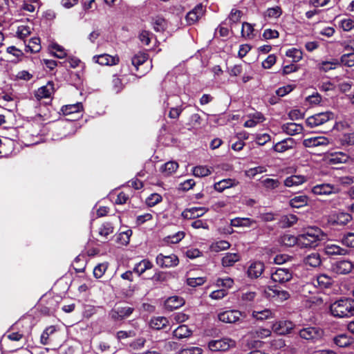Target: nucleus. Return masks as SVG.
<instances>
[{"instance_id":"43","label":"nucleus","mask_w":354,"mask_h":354,"mask_svg":"<svg viewBox=\"0 0 354 354\" xmlns=\"http://www.w3.org/2000/svg\"><path fill=\"white\" fill-rule=\"evenodd\" d=\"M82 109L81 103H76L73 104H68L63 106L61 109L63 114L65 115H70L74 113H79Z\"/></svg>"},{"instance_id":"62","label":"nucleus","mask_w":354,"mask_h":354,"mask_svg":"<svg viewBox=\"0 0 354 354\" xmlns=\"http://www.w3.org/2000/svg\"><path fill=\"white\" fill-rule=\"evenodd\" d=\"M242 14L241 10L233 8L228 16L230 22L232 24L238 23L242 17Z\"/></svg>"},{"instance_id":"26","label":"nucleus","mask_w":354,"mask_h":354,"mask_svg":"<svg viewBox=\"0 0 354 354\" xmlns=\"http://www.w3.org/2000/svg\"><path fill=\"white\" fill-rule=\"evenodd\" d=\"M282 131L290 136H295L299 134L303 131V127L301 124L288 122L284 124L281 127Z\"/></svg>"},{"instance_id":"32","label":"nucleus","mask_w":354,"mask_h":354,"mask_svg":"<svg viewBox=\"0 0 354 354\" xmlns=\"http://www.w3.org/2000/svg\"><path fill=\"white\" fill-rule=\"evenodd\" d=\"M280 243L288 247H292L295 245L299 246V235L295 236L290 234H284L280 237Z\"/></svg>"},{"instance_id":"39","label":"nucleus","mask_w":354,"mask_h":354,"mask_svg":"<svg viewBox=\"0 0 354 354\" xmlns=\"http://www.w3.org/2000/svg\"><path fill=\"white\" fill-rule=\"evenodd\" d=\"M236 185V181L234 179L227 178V179H223L222 180H220L219 182L214 184V189L221 192L225 189L230 188L231 187H233Z\"/></svg>"},{"instance_id":"6","label":"nucleus","mask_w":354,"mask_h":354,"mask_svg":"<svg viewBox=\"0 0 354 354\" xmlns=\"http://www.w3.org/2000/svg\"><path fill=\"white\" fill-rule=\"evenodd\" d=\"M156 262L157 265L162 268H169L178 266L179 263V259L174 254L169 255L159 254L156 257Z\"/></svg>"},{"instance_id":"2","label":"nucleus","mask_w":354,"mask_h":354,"mask_svg":"<svg viewBox=\"0 0 354 354\" xmlns=\"http://www.w3.org/2000/svg\"><path fill=\"white\" fill-rule=\"evenodd\" d=\"M333 316L339 318L348 317L354 315V299L345 298L337 300L330 306Z\"/></svg>"},{"instance_id":"30","label":"nucleus","mask_w":354,"mask_h":354,"mask_svg":"<svg viewBox=\"0 0 354 354\" xmlns=\"http://www.w3.org/2000/svg\"><path fill=\"white\" fill-rule=\"evenodd\" d=\"M149 325L154 330H161L169 325V321L165 317H156L151 319Z\"/></svg>"},{"instance_id":"25","label":"nucleus","mask_w":354,"mask_h":354,"mask_svg":"<svg viewBox=\"0 0 354 354\" xmlns=\"http://www.w3.org/2000/svg\"><path fill=\"white\" fill-rule=\"evenodd\" d=\"M254 223H256V221L250 218H241L236 217L230 221V225L232 227H250Z\"/></svg>"},{"instance_id":"7","label":"nucleus","mask_w":354,"mask_h":354,"mask_svg":"<svg viewBox=\"0 0 354 354\" xmlns=\"http://www.w3.org/2000/svg\"><path fill=\"white\" fill-rule=\"evenodd\" d=\"M134 308L129 306H115L110 313L109 316L113 321H121L129 317L133 312Z\"/></svg>"},{"instance_id":"8","label":"nucleus","mask_w":354,"mask_h":354,"mask_svg":"<svg viewBox=\"0 0 354 354\" xmlns=\"http://www.w3.org/2000/svg\"><path fill=\"white\" fill-rule=\"evenodd\" d=\"M311 192L318 196H328L338 192L337 187L330 183H322L313 186Z\"/></svg>"},{"instance_id":"11","label":"nucleus","mask_w":354,"mask_h":354,"mask_svg":"<svg viewBox=\"0 0 354 354\" xmlns=\"http://www.w3.org/2000/svg\"><path fill=\"white\" fill-rule=\"evenodd\" d=\"M292 278V272L287 268H279L272 273L271 279L274 282L284 283L290 281Z\"/></svg>"},{"instance_id":"41","label":"nucleus","mask_w":354,"mask_h":354,"mask_svg":"<svg viewBox=\"0 0 354 354\" xmlns=\"http://www.w3.org/2000/svg\"><path fill=\"white\" fill-rule=\"evenodd\" d=\"M149 55L145 53H138L131 59V64L138 71L139 66L143 64L148 59Z\"/></svg>"},{"instance_id":"54","label":"nucleus","mask_w":354,"mask_h":354,"mask_svg":"<svg viewBox=\"0 0 354 354\" xmlns=\"http://www.w3.org/2000/svg\"><path fill=\"white\" fill-rule=\"evenodd\" d=\"M272 292L273 297H274L275 299L279 301H286L290 297V293L288 291L283 290L274 289L272 290Z\"/></svg>"},{"instance_id":"22","label":"nucleus","mask_w":354,"mask_h":354,"mask_svg":"<svg viewBox=\"0 0 354 354\" xmlns=\"http://www.w3.org/2000/svg\"><path fill=\"white\" fill-rule=\"evenodd\" d=\"M295 145V142L294 139L288 138L276 143L272 149L276 152L283 153L288 149H292Z\"/></svg>"},{"instance_id":"27","label":"nucleus","mask_w":354,"mask_h":354,"mask_svg":"<svg viewBox=\"0 0 354 354\" xmlns=\"http://www.w3.org/2000/svg\"><path fill=\"white\" fill-rule=\"evenodd\" d=\"M309 198L306 195H299L293 197L289 201V205L293 208H301L308 205Z\"/></svg>"},{"instance_id":"60","label":"nucleus","mask_w":354,"mask_h":354,"mask_svg":"<svg viewBox=\"0 0 354 354\" xmlns=\"http://www.w3.org/2000/svg\"><path fill=\"white\" fill-rule=\"evenodd\" d=\"M31 33V28L28 26L21 25L17 28V35L20 39H25Z\"/></svg>"},{"instance_id":"31","label":"nucleus","mask_w":354,"mask_h":354,"mask_svg":"<svg viewBox=\"0 0 354 354\" xmlns=\"http://www.w3.org/2000/svg\"><path fill=\"white\" fill-rule=\"evenodd\" d=\"M241 259V256L239 253L227 252L222 259V265L224 267L232 266L235 263Z\"/></svg>"},{"instance_id":"20","label":"nucleus","mask_w":354,"mask_h":354,"mask_svg":"<svg viewBox=\"0 0 354 354\" xmlns=\"http://www.w3.org/2000/svg\"><path fill=\"white\" fill-rule=\"evenodd\" d=\"M329 140L324 136L312 137L304 139L303 145L306 147H315L318 146H326L329 144Z\"/></svg>"},{"instance_id":"15","label":"nucleus","mask_w":354,"mask_h":354,"mask_svg":"<svg viewBox=\"0 0 354 354\" xmlns=\"http://www.w3.org/2000/svg\"><path fill=\"white\" fill-rule=\"evenodd\" d=\"M333 271L339 274H346L353 270V263L349 261H339L332 266Z\"/></svg>"},{"instance_id":"57","label":"nucleus","mask_w":354,"mask_h":354,"mask_svg":"<svg viewBox=\"0 0 354 354\" xmlns=\"http://www.w3.org/2000/svg\"><path fill=\"white\" fill-rule=\"evenodd\" d=\"M230 247V244L227 241H218L214 243L211 245V249L214 252H220L222 250H225Z\"/></svg>"},{"instance_id":"63","label":"nucleus","mask_w":354,"mask_h":354,"mask_svg":"<svg viewBox=\"0 0 354 354\" xmlns=\"http://www.w3.org/2000/svg\"><path fill=\"white\" fill-rule=\"evenodd\" d=\"M6 52L16 57L18 60H21L24 57L23 51L16 48L15 46H8L6 48Z\"/></svg>"},{"instance_id":"45","label":"nucleus","mask_w":354,"mask_h":354,"mask_svg":"<svg viewBox=\"0 0 354 354\" xmlns=\"http://www.w3.org/2000/svg\"><path fill=\"white\" fill-rule=\"evenodd\" d=\"M316 282L320 288H326L332 284L333 279L329 276L322 274L317 277Z\"/></svg>"},{"instance_id":"10","label":"nucleus","mask_w":354,"mask_h":354,"mask_svg":"<svg viewBox=\"0 0 354 354\" xmlns=\"http://www.w3.org/2000/svg\"><path fill=\"white\" fill-rule=\"evenodd\" d=\"M333 115L330 112L319 113L315 114L306 119V123L309 127H315L319 126L324 122L328 121Z\"/></svg>"},{"instance_id":"56","label":"nucleus","mask_w":354,"mask_h":354,"mask_svg":"<svg viewBox=\"0 0 354 354\" xmlns=\"http://www.w3.org/2000/svg\"><path fill=\"white\" fill-rule=\"evenodd\" d=\"M108 268L107 263H99L93 269V275L96 279L101 278Z\"/></svg>"},{"instance_id":"47","label":"nucleus","mask_w":354,"mask_h":354,"mask_svg":"<svg viewBox=\"0 0 354 354\" xmlns=\"http://www.w3.org/2000/svg\"><path fill=\"white\" fill-rule=\"evenodd\" d=\"M178 164L174 161H169L166 162L161 167V171L166 176L174 174L178 169Z\"/></svg>"},{"instance_id":"29","label":"nucleus","mask_w":354,"mask_h":354,"mask_svg":"<svg viewBox=\"0 0 354 354\" xmlns=\"http://www.w3.org/2000/svg\"><path fill=\"white\" fill-rule=\"evenodd\" d=\"M252 316L253 318L257 320H265L273 318L274 317V313L268 308H266L262 310H253L252 313Z\"/></svg>"},{"instance_id":"13","label":"nucleus","mask_w":354,"mask_h":354,"mask_svg":"<svg viewBox=\"0 0 354 354\" xmlns=\"http://www.w3.org/2000/svg\"><path fill=\"white\" fill-rule=\"evenodd\" d=\"M95 62L102 65V66H115L120 62V57L115 55L114 56L109 54H102L99 55H95L93 57Z\"/></svg>"},{"instance_id":"34","label":"nucleus","mask_w":354,"mask_h":354,"mask_svg":"<svg viewBox=\"0 0 354 354\" xmlns=\"http://www.w3.org/2000/svg\"><path fill=\"white\" fill-rule=\"evenodd\" d=\"M177 339L187 338L192 335V330L186 325H180L173 332Z\"/></svg>"},{"instance_id":"52","label":"nucleus","mask_w":354,"mask_h":354,"mask_svg":"<svg viewBox=\"0 0 354 354\" xmlns=\"http://www.w3.org/2000/svg\"><path fill=\"white\" fill-rule=\"evenodd\" d=\"M211 174L210 169L206 166H196L193 169V174L196 177H205Z\"/></svg>"},{"instance_id":"55","label":"nucleus","mask_w":354,"mask_h":354,"mask_svg":"<svg viewBox=\"0 0 354 354\" xmlns=\"http://www.w3.org/2000/svg\"><path fill=\"white\" fill-rule=\"evenodd\" d=\"M167 21L161 18L157 17L153 22V27L156 32H163L167 28Z\"/></svg>"},{"instance_id":"21","label":"nucleus","mask_w":354,"mask_h":354,"mask_svg":"<svg viewBox=\"0 0 354 354\" xmlns=\"http://www.w3.org/2000/svg\"><path fill=\"white\" fill-rule=\"evenodd\" d=\"M264 264L261 261H254L252 262L248 269V275L249 277L252 279H257L259 277L263 270H264Z\"/></svg>"},{"instance_id":"40","label":"nucleus","mask_w":354,"mask_h":354,"mask_svg":"<svg viewBox=\"0 0 354 354\" xmlns=\"http://www.w3.org/2000/svg\"><path fill=\"white\" fill-rule=\"evenodd\" d=\"M304 263L311 267H317L321 263L320 255L317 252H313L304 259Z\"/></svg>"},{"instance_id":"14","label":"nucleus","mask_w":354,"mask_h":354,"mask_svg":"<svg viewBox=\"0 0 354 354\" xmlns=\"http://www.w3.org/2000/svg\"><path fill=\"white\" fill-rule=\"evenodd\" d=\"M205 10V9L201 3L196 5L186 15V21L187 24L191 25L197 22L204 15Z\"/></svg>"},{"instance_id":"18","label":"nucleus","mask_w":354,"mask_h":354,"mask_svg":"<svg viewBox=\"0 0 354 354\" xmlns=\"http://www.w3.org/2000/svg\"><path fill=\"white\" fill-rule=\"evenodd\" d=\"M54 92L53 84L50 82L45 86L39 87L35 91V97L37 100L49 98Z\"/></svg>"},{"instance_id":"64","label":"nucleus","mask_w":354,"mask_h":354,"mask_svg":"<svg viewBox=\"0 0 354 354\" xmlns=\"http://www.w3.org/2000/svg\"><path fill=\"white\" fill-rule=\"evenodd\" d=\"M162 200V196L156 193L151 194L147 198V203L150 207H153L160 202H161Z\"/></svg>"},{"instance_id":"46","label":"nucleus","mask_w":354,"mask_h":354,"mask_svg":"<svg viewBox=\"0 0 354 354\" xmlns=\"http://www.w3.org/2000/svg\"><path fill=\"white\" fill-rule=\"evenodd\" d=\"M282 15V10L279 6L269 8L264 12L266 19H277Z\"/></svg>"},{"instance_id":"24","label":"nucleus","mask_w":354,"mask_h":354,"mask_svg":"<svg viewBox=\"0 0 354 354\" xmlns=\"http://www.w3.org/2000/svg\"><path fill=\"white\" fill-rule=\"evenodd\" d=\"M57 332V328L55 326L47 327L41 333L40 342L43 345H48L53 342V337Z\"/></svg>"},{"instance_id":"28","label":"nucleus","mask_w":354,"mask_h":354,"mask_svg":"<svg viewBox=\"0 0 354 354\" xmlns=\"http://www.w3.org/2000/svg\"><path fill=\"white\" fill-rule=\"evenodd\" d=\"M185 301L182 297L178 296H172L169 297L165 301V307L169 310H173L176 308L181 307L184 304Z\"/></svg>"},{"instance_id":"12","label":"nucleus","mask_w":354,"mask_h":354,"mask_svg":"<svg viewBox=\"0 0 354 354\" xmlns=\"http://www.w3.org/2000/svg\"><path fill=\"white\" fill-rule=\"evenodd\" d=\"M294 327L295 325L292 322L280 320L273 324L272 330L279 335H285L290 333Z\"/></svg>"},{"instance_id":"5","label":"nucleus","mask_w":354,"mask_h":354,"mask_svg":"<svg viewBox=\"0 0 354 354\" xmlns=\"http://www.w3.org/2000/svg\"><path fill=\"white\" fill-rule=\"evenodd\" d=\"M236 346V342L229 337H224L220 339L211 340L208 343V348L212 351H226L231 348Z\"/></svg>"},{"instance_id":"59","label":"nucleus","mask_w":354,"mask_h":354,"mask_svg":"<svg viewBox=\"0 0 354 354\" xmlns=\"http://www.w3.org/2000/svg\"><path fill=\"white\" fill-rule=\"evenodd\" d=\"M50 48L54 50L53 55L57 58L62 59L66 56V50L60 45L57 44H52Z\"/></svg>"},{"instance_id":"48","label":"nucleus","mask_w":354,"mask_h":354,"mask_svg":"<svg viewBox=\"0 0 354 354\" xmlns=\"http://www.w3.org/2000/svg\"><path fill=\"white\" fill-rule=\"evenodd\" d=\"M286 55L292 58L294 62H298L303 57V52L300 49L292 48L286 51Z\"/></svg>"},{"instance_id":"58","label":"nucleus","mask_w":354,"mask_h":354,"mask_svg":"<svg viewBox=\"0 0 354 354\" xmlns=\"http://www.w3.org/2000/svg\"><path fill=\"white\" fill-rule=\"evenodd\" d=\"M266 171V169L265 167L259 166L253 168H250L246 171H245V175L250 178H254L257 174H262Z\"/></svg>"},{"instance_id":"3","label":"nucleus","mask_w":354,"mask_h":354,"mask_svg":"<svg viewBox=\"0 0 354 354\" xmlns=\"http://www.w3.org/2000/svg\"><path fill=\"white\" fill-rule=\"evenodd\" d=\"M299 335L304 339L315 342L322 338L324 331L319 327L308 326L299 330Z\"/></svg>"},{"instance_id":"9","label":"nucleus","mask_w":354,"mask_h":354,"mask_svg":"<svg viewBox=\"0 0 354 354\" xmlns=\"http://www.w3.org/2000/svg\"><path fill=\"white\" fill-rule=\"evenodd\" d=\"M350 156L342 151L328 153L324 155V160L329 165H337L347 162Z\"/></svg>"},{"instance_id":"35","label":"nucleus","mask_w":354,"mask_h":354,"mask_svg":"<svg viewBox=\"0 0 354 354\" xmlns=\"http://www.w3.org/2000/svg\"><path fill=\"white\" fill-rule=\"evenodd\" d=\"M152 267L153 264L149 260L143 259L135 266L133 271L138 275H140L143 274L147 270H149Z\"/></svg>"},{"instance_id":"50","label":"nucleus","mask_w":354,"mask_h":354,"mask_svg":"<svg viewBox=\"0 0 354 354\" xmlns=\"http://www.w3.org/2000/svg\"><path fill=\"white\" fill-rule=\"evenodd\" d=\"M185 237V233L179 231L173 235H169L164 238V241L168 244H176L179 243Z\"/></svg>"},{"instance_id":"51","label":"nucleus","mask_w":354,"mask_h":354,"mask_svg":"<svg viewBox=\"0 0 354 354\" xmlns=\"http://www.w3.org/2000/svg\"><path fill=\"white\" fill-rule=\"evenodd\" d=\"M133 232L131 230H127V231L120 232L117 238V242L122 245H127L130 241Z\"/></svg>"},{"instance_id":"4","label":"nucleus","mask_w":354,"mask_h":354,"mask_svg":"<svg viewBox=\"0 0 354 354\" xmlns=\"http://www.w3.org/2000/svg\"><path fill=\"white\" fill-rule=\"evenodd\" d=\"M245 315L238 310H227L218 314L219 321L226 324H236L241 322Z\"/></svg>"},{"instance_id":"49","label":"nucleus","mask_w":354,"mask_h":354,"mask_svg":"<svg viewBox=\"0 0 354 354\" xmlns=\"http://www.w3.org/2000/svg\"><path fill=\"white\" fill-rule=\"evenodd\" d=\"M340 64L347 67L354 66V52L343 54L339 60Z\"/></svg>"},{"instance_id":"16","label":"nucleus","mask_w":354,"mask_h":354,"mask_svg":"<svg viewBox=\"0 0 354 354\" xmlns=\"http://www.w3.org/2000/svg\"><path fill=\"white\" fill-rule=\"evenodd\" d=\"M352 220L348 213L338 212L330 216L328 221L333 225H345Z\"/></svg>"},{"instance_id":"17","label":"nucleus","mask_w":354,"mask_h":354,"mask_svg":"<svg viewBox=\"0 0 354 354\" xmlns=\"http://www.w3.org/2000/svg\"><path fill=\"white\" fill-rule=\"evenodd\" d=\"M324 253L328 256L341 255L344 256L348 254V250L342 248L336 243H328L324 248Z\"/></svg>"},{"instance_id":"33","label":"nucleus","mask_w":354,"mask_h":354,"mask_svg":"<svg viewBox=\"0 0 354 354\" xmlns=\"http://www.w3.org/2000/svg\"><path fill=\"white\" fill-rule=\"evenodd\" d=\"M340 65V62L337 59H333L331 61H324L318 64L319 70L327 72L336 68Z\"/></svg>"},{"instance_id":"36","label":"nucleus","mask_w":354,"mask_h":354,"mask_svg":"<svg viewBox=\"0 0 354 354\" xmlns=\"http://www.w3.org/2000/svg\"><path fill=\"white\" fill-rule=\"evenodd\" d=\"M40 39L39 37H33L30 39L28 45L26 46V51L31 53H36L41 50Z\"/></svg>"},{"instance_id":"42","label":"nucleus","mask_w":354,"mask_h":354,"mask_svg":"<svg viewBox=\"0 0 354 354\" xmlns=\"http://www.w3.org/2000/svg\"><path fill=\"white\" fill-rule=\"evenodd\" d=\"M298 221V218L296 215L289 214L283 216L280 219V223L283 227H289L295 225Z\"/></svg>"},{"instance_id":"61","label":"nucleus","mask_w":354,"mask_h":354,"mask_svg":"<svg viewBox=\"0 0 354 354\" xmlns=\"http://www.w3.org/2000/svg\"><path fill=\"white\" fill-rule=\"evenodd\" d=\"M262 185L268 189H274L279 187L280 185L277 179L266 178L261 181Z\"/></svg>"},{"instance_id":"53","label":"nucleus","mask_w":354,"mask_h":354,"mask_svg":"<svg viewBox=\"0 0 354 354\" xmlns=\"http://www.w3.org/2000/svg\"><path fill=\"white\" fill-rule=\"evenodd\" d=\"M113 226L111 223H104L99 228V234L107 238L109 234L113 232Z\"/></svg>"},{"instance_id":"1","label":"nucleus","mask_w":354,"mask_h":354,"mask_svg":"<svg viewBox=\"0 0 354 354\" xmlns=\"http://www.w3.org/2000/svg\"><path fill=\"white\" fill-rule=\"evenodd\" d=\"M326 234L317 227H308L299 234V247L300 248H316L323 241Z\"/></svg>"},{"instance_id":"44","label":"nucleus","mask_w":354,"mask_h":354,"mask_svg":"<svg viewBox=\"0 0 354 354\" xmlns=\"http://www.w3.org/2000/svg\"><path fill=\"white\" fill-rule=\"evenodd\" d=\"M338 26L344 31H351L354 28V19L350 17L340 19L338 21Z\"/></svg>"},{"instance_id":"37","label":"nucleus","mask_w":354,"mask_h":354,"mask_svg":"<svg viewBox=\"0 0 354 354\" xmlns=\"http://www.w3.org/2000/svg\"><path fill=\"white\" fill-rule=\"evenodd\" d=\"M241 36L247 39H251L254 37V29L251 24L248 22L243 23L241 28Z\"/></svg>"},{"instance_id":"23","label":"nucleus","mask_w":354,"mask_h":354,"mask_svg":"<svg viewBox=\"0 0 354 354\" xmlns=\"http://www.w3.org/2000/svg\"><path fill=\"white\" fill-rule=\"evenodd\" d=\"M308 180V178L304 175H292L284 180V185L288 187L301 185Z\"/></svg>"},{"instance_id":"19","label":"nucleus","mask_w":354,"mask_h":354,"mask_svg":"<svg viewBox=\"0 0 354 354\" xmlns=\"http://www.w3.org/2000/svg\"><path fill=\"white\" fill-rule=\"evenodd\" d=\"M207 209L204 207H194L186 209L182 212V216L185 219H194L204 215Z\"/></svg>"},{"instance_id":"38","label":"nucleus","mask_w":354,"mask_h":354,"mask_svg":"<svg viewBox=\"0 0 354 354\" xmlns=\"http://www.w3.org/2000/svg\"><path fill=\"white\" fill-rule=\"evenodd\" d=\"M334 343L339 347H347L352 343V338L347 335L341 334L333 339Z\"/></svg>"}]
</instances>
